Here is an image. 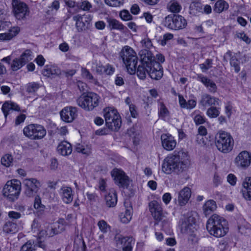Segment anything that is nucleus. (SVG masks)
<instances>
[{
	"label": "nucleus",
	"instance_id": "obj_1",
	"mask_svg": "<svg viewBox=\"0 0 251 251\" xmlns=\"http://www.w3.org/2000/svg\"><path fill=\"white\" fill-rule=\"evenodd\" d=\"M189 156L183 150L175 151L164 159L162 170L166 174L175 173L179 174L186 168Z\"/></svg>",
	"mask_w": 251,
	"mask_h": 251
},
{
	"label": "nucleus",
	"instance_id": "obj_2",
	"mask_svg": "<svg viewBox=\"0 0 251 251\" xmlns=\"http://www.w3.org/2000/svg\"><path fill=\"white\" fill-rule=\"evenodd\" d=\"M226 223L224 218L214 214L207 220L206 229L210 235L217 238L222 237L228 231Z\"/></svg>",
	"mask_w": 251,
	"mask_h": 251
},
{
	"label": "nucleus",
	"instance_id": "obj_3",
	"mask_svg": "<svg viewBox=\"0 0 251 251\" xmlns=\"http://www.w3.org/2000/svg\"><path fill=\"white\" fill-rule=\"evenodd\" d=\"M136 73L141 79H145L147 74L152 79L156 80L159 79L163 76L162 67L158 62H153V64L150 63L146 65L141 63L138 66Z\"/></svg>",
	"mask_w": 251,
	"mask_h": 251
},
{
	"label": "nucleus",
	"instance_id": "obj_4",
	"mask_svg": "<svg viewBox=\"0 0 251 251\" xmlns=\"http://www.w3.org/2000/svg\"><path fill=\"white\" fill-rule=\"evenodd\" d=\"M120 55L128 72L134 74L136 72L138 57L136 52L130 47L126 46L121 50Z\"/></svg>",
	"mask_w": 251,
	"mask_h": 251
},
{
	"label": "nucleus",
	"instance_id": "obj_5",
	"mask_svg": "<svg viewBox=\"0 0 251 251\" xmlns=\"http://www.w3.org/2000/svg\"><path fill=\"white\" fill-rule=\"evenodd\" d=\"M215 145L219 151L227 153L232 150L234 140L229 133L219 131L215 136Z\"/></svg>",
	"mask_w": 251,
	"mask_h": 251
},
{
	"label": "nucleus",
	"instance_id": "obj_6",
	"mask_svg": "<svg viewBox=\"0 0 251 251\" xmlns=\"http://www.w3.org/2000/svg\"><path fill=\"white\" fill-rule=\"evenodd\" d=\"M100 97L93 92L83 94L76 100L78 105L87 111L92 110L99 105Z\"/></svg>",
	"mask_w": 251,
	"mask_h": 251
},
{
	"label": "nucleus",
	"instance_id": "obj_7",
	"mask_svg": "<svg viewBox=\"0 0 251 251\" xmlns=\"http://www.w3.org/2000/svg\"><path fill=\"white\" fill-rule=\"evenodd\" d=\"M21 191V182L16 179L8 181L3 189V195L10 201H14L18 199Z\"/></svg>",
	"mask_w": 251,
	"mask_h": 251
},
{
	"label": "nucleus",
	"instance_id": "obj_8",
	"mask_svg": "<svg viewBox=\"0 0 251 251\" xmlns=\"http://www.w3.org/2000/svg\"><path fill=\"white\" fill-rule=\"evenodd\" d=\"M103 112L106 126L112 131L118 130L121 126L122 122L117 110L106 108Z\"/></svg>",
	"mask_w": 251,
	"mask_h": 251
},
{
	"label": "nucleus",
	"instance_id": "obj_9",
	"mask_svg": "<svg viewBox=\"0 0 251 251\" xmlns=\"http://www.w3.org/2000/svg\"><path fill=\"white\" fill-rule=\"evenodd\" d=\"M24 134L31 140H40L43 138L47 132L44 127L38 124H30L23 129Z\"/></svg>",
	"mask_w": 251,
	"mask_h": 251
},
{
	"label": "nucleus",
	"instance_id": "obj_10",
	"mask_svg": "<svg viewBox=\"0 0 251 251\" xmlns=\"http://www.w3.org/2000/svg\"><path fill=\"white\" fill-rule=\"evenodd\" d=\"M164 25L171 29L180 30L187 25L185 18L179 15H169L163 21Z\"/></svg>",
	"mask_w": 251,
	"mask_h": 251
},
{
	"label": "nucleus",
	"instance_id": "obj_11",
	"mask_svg": "<svg viewBox=\"0 0 251 251\" xmlns=\"http://www.w3.org/2000/svg\"><path fill=\"white\" fill-rule=\"evenodd\" d=\"M12 11L15 18L18 20H25L29 14L28 6L24 2L12 0Z\"/></svg>",
	"mask_w": 251,
	"mask_h": 251
},
{
	"label": "nucleus",
	"instance_id": "obj_12",
	"mask_svg": "<svg viewBox=\"0 0 251 251\" xmlns=\"http://www.w3.org/2000/svg\"><path fill=\"white\" fill-rule=\"evenodd\" d=\"M25 186V194L28 197L34 196L40 187V182L36 178H25L23 181Z\"/></svg>",
	"mask_w": 251,
	"mask_h": 251
},
{
	"label": "nucleus",
	"instance_id": "obj_13",
	"mask_svg": "<svg viewBox=\"0 0 251 251\" xmlns=\"http://www.w3.org/2000/svg\"><path fill=\"white\" fill-rule=\"evenodd\" d=\"M180 226L182 233H195L197 230L195 218L192 215L184 217L180 221Z\"/></svg>",
	"mask_w": 251,
	"mask_h": 251
},
{
	"label": "nucleus",
	"instance_id": "obj_14",
	"mask_svg": "<svg viewBox=\"0 0 251 251\" xmlns=\"http://www.w3.org/2000/svg\"><path fill=\"white\" fill-rule=\"evenodd\" d=\"M112 177H114L115 183L119 186L123 188H127L130 183L128 176L125 172L118 169H114L111 172Z\"/></svg>",
	"mask_w": 251,
	"mask_h": 251
},
{
	"label": "nucleus",
	"instance_id": "obj_15",
	"mask_svg": "<svg viewBox=\"0 0 251 251\" xmlns=\"http://www.w3.org/2000/svg\"><path fill=\"white\" fill-rule=\"evenodd\" d=\"M234 162L239 168H247L251 164V153L246 151H241L235 158Z\"/></svg>",
	"mask_w": 251,
	"mask_h": 251
},
{
	"label": "nucleus",
	"instance_id": "obj_16",
	"mask_svg": "<svg viewBox=\"0 0 251 251\" xmlns=\"http://www.w3.org/2000/svg\"><path fill=\"white\" fill-rule=\"evenodd\" d=\"M74 21H76V27L79 31L87 29L92 20V17L90 14L81 15L78 14L73 17Z\"/></svg>",
	"mask_w": 251,
	"mask_h": 251
},
{
	"label": "nucleus",
	"instance_id": "obj_17",
	"mask_svg": "<svg viewBox=\"0 0 251 251\" xmlns=\"http://www.w3.org/2000/svg\"><path fill=\"white\" fill-rule=\"evenodd\" d=\"M61 119L67 123L73 122L77 116V108L75 107H64L60 112Z\"/></svg>",
	"mask_w": 251,
	"mask_h": 251
},
{
	"label": "nucleus",
	"instance_id": "obj_18",
	"mask_svg": "<svg viewBox=\"0 0 251 251\" xmlns=\"http://www.w3.org/2000/svg\"><path fill=\"white\" fill-rule=\"evenodd\" d=\"M220 100L218 98L213 97L207 94L201 95L199 101V104L203 107L219 105Z\"/></svg>",
	"mask_w": 251,
	"mask_h": 251
},
{
	"label": "nucleus",
	"instance_id": "obj_19",
	"mask_svg": "<svg viewBox=\"0 0 251 251\" xmlns=\"http://www.w3.org/2000/svg\"><path fill=\"white\" fill-rule=\"evenodd\" d=\"M149 210L154 219L159 221L162 220L163 217L162 209L159 203L153 201L149 203Z\"/></svg>",
	"mask_w": 251,
	"mask_h": 251
},
{
	"label": "nucleus",
	"instance_id": "obj_20",
	"mask_svg": "<svg viewBox=\"0 0 251 251\" xmlns=\"http://www.w3.org/2000/svg\"><path fill=\"white\" fill-rule=\"evenodd\" d=\"M161 139L162 147L167 151H172L176 146V142L171 134H163Z\"/></svg>",
	"mask_w": 251,
	"mask_h": 251
},
{
	"label": "nucleus",
	"instance_id": "obj_21",
	"mask_svg": "<svg viewBox=\"0 0 251 251\" xmlns=\"http://www.w3.org/2000/svg\"><path fill=\"white\" fill-rule=\"evenodd\" d=\"M198 80L201 81L210 93H215L216 92L217 87L215 82L210 79L202 75H199L198 76Z\"/></svg>",
	"mask_w": 251,
	"mask_h": 251
},
{
	"label": "nucleus",
	"instance_id": "obj_22",
	"mask_svg": "<svg viewBox=\"0 0 251 251\" xmlns=\"http://www.w3.org/2000/svg\"><path fill=\"white\" fill-rule=\"evenodd\" d=\"M191 195V191L188 187H184L178 193V201L180 206L185 205L189 201Z\"/></svg>",
	"mask_w": 251,
	"mask_h": 251
},
{
	"label": "nucleus",
	"instance_id": "obj_23",
	"mask_svg": "<svg viewBox=\"0 0 251 251\" xmlns=\"http://www.w3.org/2000/svg\"><path fill=\"white\" fill-rule=\"evenodd\" d=\"M241 190L243 197L248 201L251 200V177H246L242 183Z\"/></svg>",
	"mask_w": 251,
	"mask_h": 251
},
{
	"label": "nucleus",
	"instance_id": "obj_24",
	"mask_svg": "<svg viewBox=\"0 0 251 251\" xmlns=\"http://www.w3.org/2000/svg\"><path fill=\"white\" fill-rule=\"evenodd\" d=\"M20 31L19 26H13L8 29L7 32L0 34V40L7 41L12 40L16 36Z\"/></svg>",
	"mask_w": 251,
	"mask_h": 251
},
{
	"label": "nucleus",
	"instance_id": "obj_25",
	"mask_svg": "<svg viewBox=\"0 0 251 251\" xmlns=\"http://www.w3.org/2000/svg\"><path fill=\"white\" fill-rule=\"evenodd\" d=\"M118 246H121L124 251H131L133 239L130 237H118L117 240Z\"/></svg>",
	"mask_w": 251,
	"mask_h": 251
},
{
	"label": "nucleus",
	"instance_id": "obj_26",
	"mask_svg": "<svg viewBox=\"0 0 251 251\" xmlns=\"http://www.w3.org/2000/svg\"><path fill=\"white\" fill-rule=\"evenodd\" d=\"M60 195L64 203L69 204L72 202L74 195L71 187L67 186L62 187L61 189Z\"/></svg>",
	"mask_w": 251,
	"mask_h": 251
},
{
	"label": "nucleus",
	"instance_id": "obj_27",
	"mask_svg": "<svg viewBox=\"0 0 251 251\" xmlns=\"http://www.w3.org/2000/svg\"><path fill=\"white\" fill-rule=\"evenodd\" d=\"M58 152L63 156H67L72 152L71 145L67 141H63L57 147Z\"/></svg>",
	"mask_w": 251,
	"mask_h": 251
},
{
	"label": "nucleus",
	"instance_id": "obj_28",
	"mask_svg": "<svg viewBox=\"0 0 251 251\" xmlns=\"http://www.w3.org/2000/svg\"><path fill=\"white\" fill-rule=\"evenodd\" d=\"M1 109L5 118L8 115V112L10 110L19 111L20 108L16 103L11 101H6L2 105Z\"/></svg>",
	"mask_w": 251,
	"mask_h": 251
},
{
	"label": "nucleus",
	"instance_id": "obj_29",
	"mask_svg": "<svg viewBox=\"0 0 251 251\" xmlns=\"http://www.w3.org/2000/svg\"><path fill=\"white\" fill-rule=\"evenodd\" d=\"M141 57V63L146 65V64H150L153 62H156L152 56V53L151 51L147 49L142 50L140 52Z\"/></svg>",
	"mask_w": 251,
	"mask_h": 251
},
{
	"label": "nucleus",
	"instance_id": "obj_30",
	"mask_svg": "<svg viewBox=\"0 0 251 251\" xmlns=\"http://www.w3.org/2000/svg\"><path fill=\"white\" fill-rule=\"evenodd\" d=\"M60 73V70L57 67L53 65H46L42 71V74L47 77L57 75Z\"/></svg>",
	"mask_w": 251,
	"mask_h": 251
},
{
	"label": "nucleus",
	"instance_id": "obj_31",
	"mask_svg": "<svg viewBox=\"0 0 251 251\" xmlns=\"http://www.w3.org/2000/svg\"><path fill=\"white\" fill-rule=\"evenodd\" d=\"M105 204L108 207H114L117 202V197L114 190L111 191L105 196Z\"/></svg>",
	"mask_w": 251,
	"mask_h": 251
},
{
	"label": "nucleus",
	"instance_id": "obj_32",
	"mask_svg": "<svg viewBox=\"0 0 251 251\" xmlns=\"http://www.w3.org/2000/svg\"><path fill=\"white\" fill-rule=\"evenodd\" d=\"M229 5L224 0H218L213 7V10L217 13H221L222 12L228 9Z\"/></svg>",
	"mask_w": 251,
	"mask_h": 251
},
{
	"label": "nucleus",
	"instance_id": "obj_33",
	"mask_svg": "<svg viewBox=\"0 0 251 251\" xmlns=\"http://www.w3.org/2000/svg\"><path fill=\"white\" fill-rule=\"evenodd\" d=\"M199 13H203L202 4L199 1L191 2L189 6V13L195 16Z\"/></svg>",
	"mask_w": 251,
	"mask_h": 251
},
{
	"label": "nucleus",
	"instance_id": "obj_34",
	"mask_svg": "<svg viewBox=\"0 0 251 251\" xmlns=\"http://www.w3.org/2000/svg\"><path fill=\"white\" fill-rule=\"evenodd\" d=\"M217 208L216 202L213 200L207 201L203 206V212L205 216L209 215Z\"/></svg>",
	"mask_w": 251,
	"mask_h": 251
},
{
	"label": "nucleus",
	"instance_id": "obj_35",
	"mask_svg": "<svg viewBox=\"0 0 251 251\" xmlns=\"http://www.w3.org/2000/svg\"><path fill=\"white\" fill-rule=\"evenodd\" d=\"M167 9L171 12L178 13L181 10L180 3L176 0H170L167 5Z\"/></svg>",
	"mask_w": 251,
	"mask_h": 251
},
{
	"label": "nucleus",
	"instance_id": "obj_36",
	"mask_svg": "<svg viewBox=\"0 0 251 251\" xmlns=\"http://www.w3.org/2000/svg\"><path fill=\"white\" fill-rule=\"evenodd\" d=\"M107 22L108 24V26L111 30L117 29L123 31L125 28V26L122 24L116 19H108L107 20Z\"/></svg>",
	"mask_w": 251,
	"mask_h": 251
},
{
	"label": "nucleus",
	"instance_id": "obj_37",
	"mask_svg": "<svg viewBox=\"0 0 251 251\" xmlns=\"http://www.w3.org/2000/svg\"><path fill=\"white\" fill-rule=\"evenodd\" d=\"M64 230V227H62L60 230L57 229V227L52 228L48 227L47 230H42L40 234L41 236L45 235L48 237H52L55 235L58 234Z\"/></svg>",
	"mask_w": 251,
	"mask_h": 251
},
{
	"label": "nucleus",
	"instance_id": "obj_38",
	"mask_svg": "<svg viewBox=\"0 0 251 251\" xmlns=\"http://www.w3.org/2000/svg\"><path fill=\"white\" fill-rule=\"evenodd\" d=\"M3 230L7 233L13 234L18 230L17 225L11 222H6L3 226Z\"/></svg>",
	"mask_w": 251,
	"mask_h": 251
},
{
	"label": "nucleus",
	"instance_id": "obj_39",
	"mask_svg": "<svg viewBox=\"0 0 251 251\" xmlns=\"http://www.w3.org/2000/svg\"><path fill=\"white\" fill-rule=\"evenodd\" d=\"M81 73L83 77L89 80L90 82L93 83L96 85L99 84L97 79L95 78L90 71L85 68H81Z\"/></svg>",
	"mask_w": 251,
	"mask_h": 251
},
{
	"label": "nucleus",
	"instance_id": "obj_40",
	"mask_svg": "<svg viewBox=\"0 0 251 251\" xmlns=\"http://www.w3.org/2000/svg\"><path fill=\"white\" fill-rule=\"evenodd\" d=\"M132 213V211L131 207L126 209L124 213H121L120 215L121 221L123 223H128L131 219Z\"/></svg>",
	"mask_w": 251,
	"mask_h": 251
},
{
	"label": "nucleus",
	"instance_id": "obj_41",
	"mask_svg": "<svg viewBox=\"0 0 251 251\" xmlns=\"http://www.w3.org/2000/svg\"><path fill=\"white\" fill-rule=\"evenodd\" d=\"M103 66L100 61L94 60L92 63V70L99 75L103 74Z\"/></svg>",
	"mask_w": 251,
	"mask_h": 251
},
{
	"label": "nucleus",
	"instance_id": "obj_42",
	"mask_svg": "<svg viewBox=\"0 0 251 251\" xmlns=\"http://www.w3.org/2000/svg\"><path fill=\"white\" fill-rule=\"evenodd\" d=\"M75 151L78 152H81L82 154L88 155L91 153V147L87 145H81L77 144L75 146Z\"/></svg>",
	"mask_w": 251,
	"mask_h": 251
},
{
	"label": "nucleus",
	"instance_id": "obj_43",
	"mask_svg": "<svg viewBox=\"0 0 251 251\" xmlns=\"http://www.w3.org/2000/svg\"><path fill=\"white\" fill-rule=\"evenodd\" d=\"M97 225L99 229L103 233H106L110 230V226L103 220H100Z\"/></svg>",
	"mask_w": 251,
	"mask_h": 251
},
{
	"label": "nucleus",
	"instance_id": "obj_44",
	"mask_svg": "<svg viewBox=\"0 0 251 251\" xmlns=\"http://www.w3.org/2000/svg\"><path fill=\"white\" fill-rule=\"evenodd\" d=\"M220 112L218 109L214 106H212L208 108L206 111V115L211 118H214L219 115Z\"/></svg>",
	"mask_w": 251,
	"mask_h": 251
},
{
	"label": "nucleus",
	"instance_id": "obj_45",
	"mask_svg": "<svg viewBox=\"0 0 251 251\" xmlns=\"http://www.w3.org/2000/svg\"><path fill=\"white\" fill-rule=\"evenodd\" d=\"M21 62L25 65L27 62L32 59L31 52L29 50H26L24 52L19 58Z\"/></svg>",
	"mask_w": 251,
	"mask_h": 251
},
{
	"label": "nucleus",
	"instance_id": "obj_46",
	"mask_svg": "<svg viewBox=\"0 0 251 251\" xmlns=\"http://www.w3.org/2000/svg\"><path fill=\"white\" fill-rule=\"evenodd\" d=\"M40 87V85L38 83L32 82L28 83L26 85V90L28 93H33L35 92Z\"/></svg>",
	"mask_w": 251,
	"mask_h": 251
},
{
	"label": "nucleus",
	"instance_id": "obj_47",
	"mask_svg": "<svg viewBox=\"0 0 251 251\" xmlns=\"http://www.w3.org/2000/svg\"><path fill=\"white\" fill-rule=\"evenodd\" d=\"M13 157L11 154H7L4 155L1 159V164L6 166L9 167L12 164Z\"/></svg>",
	"mask_w": 251,
	"mask_h": 251
},
{
	"label": "nucleus",
	"instance_id": "obj_48",
	"mask_svg": "<svg viewBox=\"0 0 251 251\" xmlns=\"http://www.w3.org/2000/svg\"><path fill=\"white\" fill-rule=\"evenodd\" d=\"M105 3L112 7H119L124 3V0H104Z\"/></svg>",
	"mask_w": 251,
	"mask_h": 251
},
{
	"label": "nucleus",
	"instance_id": "obj_49",
	"mask_svg": "<svg viewBox=\"0 0 251 251\" xmlns=\"http://www.w3.org/2000/svg\"><path fill=\"white\" fill-rule=\"evenodd\" d=\"M169 112L163 102H160V108L159 110V115L160 117L164 118L168 116Z\"/></svg>",
	"mask_w": 251,
	"mask_h": 251
},
{
	"label": "nucleus",
	"instance_id": "obj_50",
	"mask_svg": "<svg viewBox=\"0 0 251 251\" xmlns=\"http://www.w3.org/2000/svg\"><path fill=\"white\" fill-rule=\"evenodd\" d=\"M212 60L210 59H207L205 62L200 64V67L203 72H205L212 67Z\"/></svg>",
	"mask_w": 251,
	"mask_h": 251
},
{
	"label": "nucleus",
	"instance_id": "obj_51",
	"mask_svg": "<svg viewBox=\"0 0 251 251\" xmlns=\"http://www.w3.org/2000/svg\"><path fill=\"white\" fill-rule=\"evenodd\" d=\"M35 245L28 241L21 247L20 251H35Z\"/></svg>",
	"mask_w": 251,
	"mask_h": 251
},
{
	"label": "nucleus",
	"instance_id": "obj_52",
	"mask_svg": "<svg viewBox=\"0 0 251 251\" xmlns=\"http://www.w3.org/2000/svg\"><path fill=\"white\" fill-rule=\"evenodd\" d=\"M24 64L21 62L20 59L16 58L13 60L11 65V68L13 71H17L24 66Z\"/></svg>",
	"mask_w": 251,
	"mask_h": 251
},
{
	"label": "nucleus",
	"instance_id": "obj_53",
	"mask_svg": "<svg viewBox=\"0 0 251 251\" xmlns=\"http://www.w3.org/2000/svg\"><path fill=\"white\" fill-rule=\"evenodd\" d=\"M34 207L35 209L40 211H43L45 209V206L41 203V200L38 196H37L35 198Z\"/></svg>",
	"mask_w": 251,
	"mask_h": 251
},
{
	"label": "nucleus",
	"instance_id": "obj_54",
	"mask_svg": "<svg viewBox=\"0 0 251 251\" xmlns=\"http://www.w3.org/2000/svg\"><path fill=\"white\" fill-rule=\"evenodd\" d=\"M77 6L83 11H89L92 7V5L88 1H83L78 3Z\"/></svg>",
	"mask_w": 251,
	"mask_h": 251
},
{
	"label": "nucleus",
	"instance_id": "obj_55",
	"mask_svg": "<svg viewBox=\"0 0 251 251\" xmlns=\"http://www.w3.org/2000/svg\"><path fill=\"white\" fill-rule=\"evenodd\" d=\"M194 121L196 125H199L204 123L206 122V119L203 116L197 114L194 117Z\"/></svg>",
	"mask_w": 251,
	"mask_h": 251
},
{
	"label": "nucleus",
	"instance_id": "obj_56",
	"mask_svg": "<svg viewBox=\"0 0 251 251\" xmlns=\"http://www.w3.org/2000/svg\"><path fill=\"white\" fill-rule=\"evenodd\" d=\"M122 19L125 21H128L132 19V16L127 10H123L120 14Z\"/></svg>",
	"mask_w": 251,
	"mask_h": 251
},
{
	"label": "nucleus",
	"instance_id": "obj_57",
	"mask_svg": "<svg viewBox=\"0 0 251 251\" xmlns=\"http://www.w3.org/2000/svg\"><path fill=\"white\" fill-rule=\"evenodd\" d=\"M230 64L234 67L235 71L237 73L240 71L239 61L235 57H232L230 59Z\"/></svg>",
	"mask_w": 251,
	"mask_h": 251
},
{
	"label": "nucleus",
	"instance_id": "obj_58",
	"mask_svg": "<svg viewBox=\"0 0 251 251\" xmlns=\"http://www.w3.org/2000/svg\"><path fill=\"white\" fill-rule=\"evenodd\" d=\"M236 36L237 38L242 39L245 42H246L247 44H249L251 42V40L249 38L244 32H239L237 33Z\"/></svg>",
	"mask_w": 251,
	"mask_h": 251
},
{
	"label": "nucleus",
	"instance_id": "obj_59",
	"mask_svg": "<svg viewBox=\"0 0 251 251\" xmlns=\"http://www.w3.org/2000/svg\"><path fill=\"white\" fill-rule=\"evenodd\" d=\"M8 217L12 220H17L21 217V214L20 212L11 211L8 212Z\"/></svg>",
	"mask_w": 251,
	"mask_h": 251
},
{
	"label": "nucleus",
	"instance_id": "obj_60",
	"mask_svg": "<svg viewBox=\"0 0 251 251\" xmlns=\"http://www.w3.org/2000/svg\"><path fill=\"white\" fill-rule=\"evenodd\" d=\"M104 67L103 74L105 73L106 75H111L114 72V68L109 64L104 66Z\"/></svg>",
	"mask_w": 251,
	"mask_h": 251
},
{
	"label": "nucleus",
	"instance_id": "obj_61",
	"mask_svg": "<svg viewBox=\"0 0 251 251\" xmlns=\"http://www.w3.org/2000/svg\"><path fill=\"white\" fill-rule=\"evenodd\" d=\"M198 134L197 135V138L198 139L201 136H203L207 134V129L203 126H200L198 128Z\"/></svg>",
	"mask_w": 251,
	"mask_h": 251
},
{
	"label": "nucleus",
	"instance_id": "obj_62",
	"mask_svg": "<svg viewBox=\"0 0 251 251\" xmlns=\"http://www.w3.org/2000/svg\"><path fill=\"white\" fill-rule=\"evenodd\" d=\"M143 47L147 48V50L152 47V45L151 40L149 38H145L141 41Z\"/></svg>",
	"mask_w": 251,
	"mask_h": 251
},
{
	"label": "nucleus",
	"instance_id": "obj_63",
	"mask_svg": "<svg viewBox=\"0 0 251 251\" xmlns=\"http://www.w3.org/2000/svg\"><path fill=\"white\" fill-rule=\"evenodd\" d=\"M197 104L196 100L194 99L189 100L187 101L185 108L186 109H193L194 108Z\"/></svg>",
	"mask_w": 251,
	"mask_h": 251
},
{
	"label": "nucleus",
	"instance_id": "obj_64",
	"mask_svg": "<svg viewBox=\"0 0 251 251\" xmlns=\"http://www.w3.org/2000/svg\"><path fill=\"white\" fill-rule=\"evenodd\" d=\"M236 176L233 175V174H229L228 175L227 177V181L231 185H235L236 182Z\"/></svg>",
	"mask_w": 251,
	"mask_h": 251
}]
</instances>
